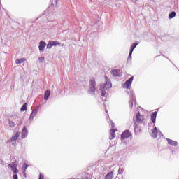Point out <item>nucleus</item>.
Instances as JSON below:
<instances>
[{
	"label": "nucleus",
	"instance_id": "2",
	"mask_svg": "<svg viewBox=\"0 0 179 179\" xmlns=\"http://www.w3.org/2000/svg\"><path fill=\"white\" fill-rule=\"evenodd\" d=\"M8 167H10L12 171L14 173V174H17L19 173V170H17V162L15 161L12 162L11 164H8Z\"/></svg>",
	"mask_w": 179,
	"mask_h": 179
},
{
	"label": "nucleus",
	"instance_id": "10",
	"mask_svg": "<svg viewBox=\"0 0 179 179\" xmlns=\"http://www.w3.org/2000/svg\"><path fill=\"white\" fill-rule=\"evenodd\" d=\"M105 79L106 80V83L105 84V87L106 89H111L112 87V84H111V82H110V80L108 79V77L107 76H105Z\"/></svg>",
	"mask_w": 179,
	"mask_h": 179
},
{
	"label": "nucleus",
	"instance_id": "5",
	"mask_svg": "<svg viewBox=\"0 0 179 179\" xmlns=\"http://www.w3.org/2000/svg\"><path fill=\"white\" fill-rule=\"evenodd\" d=\"M113 76L119 77L122 74V71L120 69H113L111 71Z\"/></svg>",
	"mask_w": 179,
	"mask_h": 179
},
{
	"label": "nucleus",
	"instance_id": "7",
	"mask_svg": "<svg viewBox=\"0 0 179 179\" xmlns=\"http://www.w3.org/2000/svg\"><path fill=\"white\" fill-rule=\"evenodd\" d=\"M12 121H13L15 124H17V125L22 124V119L19 116H13Z\"/></svg>",
	"mask_w": 179,
	"mask_h": 179
},
{
	"label": "nucleus",
	"instance_id": "16",
	"mask_svg": "<svg viewBox=\"0 0 179 179\" xmlns=\"http://www.w3.org/2000/svg\"><path fill=\"white\" fill-rule=\"evenodd\" d=\"M59 44L60 43L57 41H49V43H48V47L51 48V47H54V45H59Z\"/></svg>",
	"mask_w": 179,
	"mask_h": 179
},
{
	"label": "nucleus",
	"instance_id": "28",
	"mask_svg": "<svg viewBox=\"0 0 179 179\" xmlns=\"http://www.w3.org/2000/svg\"><path fill=\"white\" fill-rule=\"evenodd\" d=\"M38 179H44V175L42 173L39 174V178Z\"/></svg>",
	"mask_w": 179,
	"mask_h": 179
},
{
	"label": "nucleus",
	"instance_id": "18",
	"mask_svg": "<svg viewBox=\"0 0 179 179\" xmlns=\"http://www.w3.org/2000/svg\"><path fill=\"white\" fill-rule=\"evenodd\" d=\"M113 176H114V172L111 171L106 175L105 179H113Z\"/></svg>",
	"mask_w": 179,
	"mask_h": 179
},
{
	"label": "nucleus",
	"instance_id": "4",
	"mask_svg": "<svg viewBox=\"0 0 179 179\" xmlns=\"http://www.w3.org/2000/svg\"><path fill=\"white\" fill-rule=\"evenodd\" d=\"M130 136L131 131H129V130H126L121 134L122 139H128V138H130Z\"/></svg>",
	"mask_w": 179,
	"mask_h": 179
},
{
	"label": "nucleus",
	"instance_id": "25",
	"mask_svg": "<svg viewBox=\"0 0 179 179\" xmlns=\"http://www.w3.org/2000/svg\"><path fill=\"white\" fill-rule=\"evenodd\" d=\"M169 19H173V17H176V12L173 11L171 14L169 15Z\"/></svg>",
	"mask_w": 179,
	"mask_h": 179
},
{
	"label": "nucleus",
	"instance_id": "1",
	"mask_svg": "<svg viewBox=\"0 0 179 179\" xmlns=\"http://www.w3.org/2000/svg\"><path fill=\"white\" fill-rule=\"evenodd\" d=\"M88 92L89 93L96 92V78L94 77L90 78Z\"/></svg>",
	"mask_w": 179,
	"mask_h": 179
},
{
	"label": "nucleus",
	"instance_id": "26",
	"mask_svg": "<svg viewBox=\"0 0 179 179\" xmlns=\"http://www.w3.org/2000/svg\"><path fill=\"white\" fill-rule=\"evenodd\" d=\"M37 115V110H34L32 111V113H31L30 117H36V115Z\"/></svg>",
	"mask_w": 179,
	"mask_h": 179
},
{
	"label": "nucleus",
	"instance_id": "29",
	"mask_svg": "<svg viewBox=\"0 0 179 179\" xmlns=\"http://www.w3.org/2000/svg\"><path fill=\"white\" fill-rule=\"evenodd\" d=\"M13 179H19V178H18L17 174L13 175Z\"/></svg>",
	"mask_w": 179,
	"mask_h": 179
},
{
	"label": "nucleus",
	"instance_id": "21",
	"mask_svg": "<svg viewBox=\"0 0 179 179\" xmlns=\"http://www.w3.org/2000/svg\"><path fill=\"white\" fill-rule=\"evenodd\" d=\"M8 124H9V127H10V128H13V127L17 125V124L15 123V122L13 120L11 121L10 120H8Z\"/></svg>",
	"mask_w": 179,
	"mask_h": 179
},
{
	"label": "nucleus",
	"instance_id": "27",
	"mask_svg": "<svg viewBox=\"0 0 179 179\" xmlns=\"http://www.w3.org/2000/svg\"><path fill=\"white\" fill-rule=\"evenodd\" d=\"M129 103V106H130L131 108H132V107H134V101H130Z\"/></svg>",
	"mask_w": 179,
	"mask_h": 179
},
{
	"label": "nucleus",
	"instance_id": "30",
	"mask_svg": "<svg viewBox=\"0 0 179 179\" xmlns=\"http://www.w3.org/2000/svg\"><path fill=\"white\" fill-rule=\"evenodd\" d=\"M39 61H44V57H41V58H39Z\"/></svg>",
	"mask_w": 179,
	"mask_h": 179
},
{
	"label": "nucleus",
	"instance_id": "8",
	"mask_svg": "<svg viewBox=\"0 0 179 179\" xmlns=\"http://www.w3.org/2000/svg\"><path fill=\"white\" fill-rule=\"evenodd\" d=\"M20 136V132H17L14 136H13L10 139V142H12L13 145L16 144V141H17V138Z\"/></svg>",
	"mask_w": 179,
	"mask_h": 179
},
{
	"label": "nucleus",
	"instance_id": "17",
	"mask_svg": "<svg viewBox=\"0 0 179 179\" xmlns=\"http://www.w3.org/2000/svg\"><path fill=\"white\" fill-rule=\"evenodd\" d=\"M156 117H157V112H154L151 114V121L153 124L156 122Z\"/></svg>",
	"mask_w": 179,
	"mask_h": 179
},
{
	"label": "nucleus",
	"instance_id": "6",
	"mask_svg": "<svg viewBox=\"0 0 179 179\" xmlns=\"http://www.w3.org/2000/svg\"><path fill=\"white\" fill-rule=\"evenodd\" d=\"M136 118L137 122H143V121H145V116L141 115V112H138Z\"/></svg>",
	"mask_w": 179,
	"mask_h": 179
},
{
	"label": "nucleus",
	"instance_id": "20",
	"mask_svg": "<svg viewBox=\"0 0 179 179\" xmlns=\"http://www.w3.org/2000/svg\"><path fill=\"white\" fill-rule=\"evenodd\" d=\"M24 61H26V58H22L20 59H17L15 60V64H22V62H24Z\"/></svg>",
	"mask_w": 179,
	"mask_h": 179
},
{
	"label": "nucleus",
	"instance_id": "24",
	"mask_svg": "<svg viewBox=\"0 0 179 179\" xmlns=\"http://www.w3.org/2000/svg\"><path fill=\"white\" fill-rule=\"evenodd\" d=\"M101 93L102 97H106V94H107V92H106L105 90H103V87H101Z\"/></svg>",
	"mask_w": 179,
	"mask_h": 179
},
{
	"label": "nucleus",
	"instance_id": "23",
	"mask_svg": "<svg viewBox=\"0 0 179 179\" xmlns=\"http://www.w3.org/2000/svg\"><path fill=\"white\" fill-rule=\"evenodd\" d=\"M28 167H29V165H27V164H24V165L22 166V170H23L24 174H26V170L27 169Z\"/></svg>",
	"mask_w": 179,
	"mask_h": 179
},
{
	"label": "nucleus",
	"instance_id": "31",
	"mask_svg": "<svg viewBox=\"0 0 179 179\" xmlns=\"http://www.w3.org/2000/svg\"><path fill=\"white\" fill-rule=\"evenodd\" d=\"M113 128H114L115 127V124H114V122H111V124H110Z\"/></svg>",
	"mask_w": 179,
	"mask_h": 179
},
{
	"label": "nucleus",
	"instance_id": "22",
	"mask_svg": "<svg viewBox=\"0 0 179 179\" xmlns=\"http://www.w3.org/2000/svg\"><path fill=\"white\" fill-rule=\"evenodd\" d=\"M20 110H21L22 112H23V111H27V103H25L23 104V106H22V108H21V109H20Z\"/></svg>",
	"mask_w": 179,
	"mask_h": 179
},
{
	"label": "nucleus",
	"instance_id": "11",
	"mask_svg": "<svg viewBox=\"0 0 179 179\" xmlns=\"http://www.w3.org/2000/svg\"><path fill=\"white\" fill-rule=\"evenodd\" d=\"M169 145H171V146H177L178 145V143L176 141L171 140L170 138L166 139Z\"/></svg>",
	"mask_w": 179,
	"mask_h": 179
},
{
	"label": "nucleus",
	"instance_id": "15",
	"mask_svg": "<svg viewBox=\"0 0 179 179\" xmlns=\"http://www.w3.org/2000/svg\"><path fill=\"white\" fill-rule=\"evenodd\" d=\"M115 129H111L110 131V136H109V138L111 140V139H114V138H115Z\"/></svg>",
	"mask_w": 179,
	"mask_h": 179
},
{
	"label": "nucleus",
	"instance_id": "13",
	"mask_svg": "<svg viewBox=\"0 0 179 179\" xmlns=\"http://www.w3.org/2000/svg\"><path fill=\"white\" fill-rule=\"evenodd\" d=\"M50 94L51 91L50 90H47L44 93V100H48V99H50Z\"/></svg>",
	"mask_w": 179,
	"mask_h": 179
},
{
	"label": "nucleus",
	"instance_id": "32",
	"mask_svg": "<svg viewBox=\"0 0 179 179\" xmlns=\"http://www.w3.org/2000/svg\"><path fill=\"white\" fill-rule=\"evenodd\" d=\"M136 1H138V0H136Z\"/></svg>",
	"mask_w": 179,
	"mask_h": 179
},
{
	"label": "nucleus",
	"instance_id": "3",
	"mask_svg": "<svg viewBox=\"0 0 179 179\" xmlns=\"http://www.w3.org/2000/svg\"><path fill=\"white\" fill-rule=\"evenodd\" d=\"M134 80V76H131L129 78L124 84L123 87L124 89H129V86L132 85V82Z\"/></svg>",
	"mask_w": 179,
	"mask_h": 179
},
{
	"label": "nucleus",
	"instance_id": "19",
	"mask_svg": "<svg viewBox=\"0 0 179 179\" xmlns=\"http://www.w3.org/2000/svg\"><path fill=\"white\" fill-rule=\"evenodd\" d=\"M22 135L24 138H26L27 136V129L26 127H24L23 129L22 130Z\"/></svg>",
	"mask_w": 179,
	"mask_h": 179
},
{
	"label": "nucleus",
	"instance_id": "9",
	"mask_svg": "<svg viewBox=\"0 0 179 179\" xmlns=\"http://www.w3.org/2000/svg\"><path fill=\"white\" fill-rule=\"evenodd\" d=\"M136 45H138V43H134L131 47V50L128 57V59H132V52H134V50L136 48Z\"/></svg>",
	"mask_w": 179,
	"mask_h": 179
},
{
	"label": "nucleus",
	"instance_id": "14",
	"mask_svg": "<svg viewBox=\"0 0 179 179\" xmlns=\"http://www.w3.org/2000/svg\"><path fill=\"white\" fill-rule=\"evenodd\" d=\"M151 135L152 138H157V128L156 127L151 130Z\"/></svg>",
	"mask_w": 179,
	"mask_h": 179
},
{
	"label": "nucleus",
	"instance_id": "12",
	"mask_svg": "<svg viewBox=\"0 0 179 179\" xmlns=\"http://www.w3.org/2000/svg\"><path fill=\"white\" fill-rule=\"evenodd\" d=\"M45 42L41 41L40 43H39V46H38V48H39V51H44V48H45Z\"/></svg>",
	"mask_w": 179,
	"mask_h": 179
}]
</instances>
